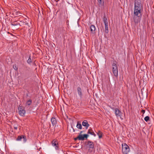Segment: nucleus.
<instances>
[{
  "label": "nucleus",
  "instance_id": "nucleus-1",
  "mask_svg": "<svg viewBox=\"0 0 154 154\" xmlns=\"http://www.w3.org/2000/svg\"><path fill=\"white\" fill-rule=\"evenodd\" d=\"M117 62L116 61H114L113 62L112 65V72L114 76L117 77L118 75V68L117 66Z\"/></svg>",
  "mask_w": 154,
  "mask_h": 154
},
{
  "label": "nucleus",
  "instance_id": "nucleus-2",
  "mask_svg": "<svg viewBox=\"0 0 154 154\" xmlns=\"http://www.w3.org/2000/svg\"><path fill=\"white\" fill-rule=\"evenodd\" d=\"M129 148L126 143L122 144V150L123 154H127L129 151Z\"/></svg>",
  "mask_w": 154,
  "mask_h": 154
},
{
  "label": "nucleus",
  "instance_id": "nucleus-3",
  "mask_svg": "<svg viewBox=\"0 0 154 154\" xmlns=\"http://www.w3.org/2000/svg\"><path fill=\"white\" fill-rule=\"evenodd\" d=\"M142 8L134 7V15L137 16L142 15Z\"/></svg>",
  "mask_w": 154,
  "mask_h": 154
},
{
  "label": "nucleus",
  "instance_id": "nucleus-4",
  "mask_svg": "<svg viewBox=\"0 0 154 154\" xmlns=\"http://www.w3.org/2000/svg\"><path fill=\"white\" fill-rule=\"evenodd\" d=\"M142 15H133V19L134 22L135 23L137 24L140 22L141 20Z\"/></svg>",
  "mask_w": 154,
  "mask_h": 154
},
{
  "label": "nucleus",
  "instance_id": "nucleus-5",
  "mask_svg": "<svg viewBox=\"0 0 154 154\" xmlns=\"http://www.w3.org/2000/svg\"><path fill=\"white\" fill-rule=\"evenodd\" d=\"M134 7L143 8L141 0H135Z\"/></svg>",
  "mask_w": 154,
  "mask_h": 154
},
{
  "label": "nucleus",
  "instance_id": "nucleus-6",
  "mask_svg": "<svg viewBox=\"0 0 154 154\" xmlns=\"http://www.w3.org/2000/svg\"><path fill=\"white\" fill-rule=\"evenodd\" d=\"M18 109L19 111V115L22 116H24L25 114L26 111L25 109L23 108V106H19Z\"/></svg>",
  "mask_w": 154,
  "mask_h": 154
},
{
  "label": "nucleus",
  "instance_id": "nucleus-7",
  "mask_svg": "<svg viewBox=\"0 0 154 154\" xmlns=\"http://www.w3.org/2000/svg\"><path fill=\"white\" fill-rule=\"evenodd\" d=\"M88 135L87 134H84L83 135L81 134H79L77 137V138H78V140H84L85 138L87 139Z\"/></svg>",
  "mask_w": 154,
  "mask_h": 154
},
{
  "label": "nucleus",
  "instance_id": "nucleus-8",
  "mask_svg": "<svg viewBox=\"0 0 154 154\" xmlns=\"http://www.w3.org/2000/svg\"><path fill=\"white\" fill-rule=\"evenodd\" d=\"M22 139H23V141L24 142H25L26 141V137L25 135H20L18 136L17 138V141H20Z\"/></svg>",
  "mask_w": 154,
  "mask_h": 154
},
{
  "label": "nucleus",
  "instance_id": "nucleus-9",
  "mask_svg": "<svg viewBox=\"0 0 154 154\" xmlns=\"http://www.w3.org/2000/svg\"><path fill=\"white\" fill-rule=\"evenodd\" d=\"M115 114L117 117H120L121 116V112L118 108H116L115 109Z\"/></svg>",
  "mask_w": 154,
  "mask_h": 154
},
{
  "label": "nucleus",
  "instance_id": "nucleus-10",
  "mask_svg": "<svg viewBox=\"0 0 154 154\" xmlns=\"http://www.w3.org/2000/svg\"><path fill=\"white\" fill-rule=\"evenodd\" d=\"M77 91L79 97L81 99L82 96V89L80 87H78L77 88Z\"/></svg>",
  "mask_w": 154,
  "mask_h": 154
},
{
  "label": "nucleus",
  "instance_id": "nucleus-11",
  "mask_svg": "<svg viewBox=\"0 0 154 154\" xmlns=\"http://www.w3.org/2000/svg\"><path fill=\"white\" fill-rule=\"evenodd\" d=\"M52 145L53 146L55 147V148L56 149H57L58 148V147L57 146L58 144V142L57 140L56 139H54L52 142Z\"/></svg>",
  "mask_w": 154,
  "mask_h": 154
},
{
  "label": "nucleus",
  "instance_id": "nucleus-12",
  "mask_svg": "<svg viewBox=\"0 0 154 154\" xmlns=\"http://www.w3.org/2000/svg\"><path fill=\"white\" fill-rule=\"evenodd\" d=\"M94 143L93 142L90 140L88 141L87 146L88 148L93 149L94 147Z\"/></svg>",
  "mask_w": 154,
  "mask_h": 154
},
{
  "label": "nucleus",
  "instance_id": "nucleus-13",
  "mask_svg": "<svg viewBox=\"0 0 154 154\" xmlns=\"http://www.w3.org/2000/svg\"><path fill=\"white\" fill-rule=\"evenodd\" d=\"M82 125L83 126L85 127L86 129H87L89 126V125L88 123V122L86 120H85L83 122Z\"/></svg>",
  "mask_w": 154,
  "mask_h": 154
},
{
  "label": "nucleus",
  "instance_id": "nucleus-14",
  "mask_svg": "<svg viewBox=\"0 0 154 154\" xmlns=\"http://www.w3.org/2000/svg\"><path fill=\"white\" fill-rule=\"evenodd\" d=\"M51 121L53 126H54L56 125L57 121L56 119L54 117H53L51 118Z\"/></svg>",
  "mask_w": 154,
  "mask_h": 154
},
{
  "label": "nucleus",
  "instance_id": "nucleus-15",
  "mask_svg": "<svg viewBox=\"0 0 154 154\" xmlns=\"http://www.w3.org/2000/svg\"><path fill=\"white\" fill-rule=\"evenodd\" d=\"M90 28L91 32L92 33H95V30L96 29L95 26L93 25H91Z\"/></svg>",
  "mask_w": 154,
  "mask_h": 154
},
{
  "label": "nucleus",
  "instance_id": "nucleus-16",
  "mask_svg": "<svg viewBox=\"0 0 154 154\" xmlns=\"http://www.w3.org/2000/svg\"><path fill=\"white\" fill-rule=\"evenodd\" d=\"M88 133L94 135L95 137L96 136V134L94 133V132L92 129H89L88 132Z\"/></svg>",
  "mask_w": 154,
  "mask_h": 154
},
{
  "label": "nucleus",
  "instance_id": "nucleus-17",
  "mask_svg": "<svg viewBox=\"0 0 154 154\" xmlns=\"http://www.w3.org/2000/svg\"><path fill=\"white\" fill-rule=\"evenodd\" d=\"M105 32L106 33H108L109 32V29H108V23L106 24H105Z\"/></svg>",
  "mask_w": 154,
  "mask_h": 154
},
{
  "label": "nucleus",
  "instance_id": "nucleus-18",
  "mask_svg": "<svg viewBox=\"0 0 154 154\" xmlns=\"http://www.w3.org/2000/svg\"><path fill=\"white\" fill-rule=\"evenodd\" d=\"M76 127L77 128L79 129H82V125L80 123V122H77V125H76Z\"/></svg>",
  "mask_w": 154,
  "mask_h": 154
},
{
  "label": "nucleus",
  "instance_id": "nucleus-19",
  "mask_svg": "<svg viewBox=\"0 0 154 154\" xmlns=\"http://www.w3.org/2000/svg\"><path fill=\"white\" fill-rule=\"evenodd\" d=\"M103 21L105 24L108 23L107 19L106 17V16L105 15H104L103 16Z\"/></svg>",
  "mask_w": 154,
  "mask_h": 154
},
{
  "label": "nucleus",
  "instance_id": "nucleus-20",
  "mask_svg": "<svg viewBox=\"0 0 154 154\" xmlns=\"http://www.w3.org/2000/svg\"><path fill=\"white\" fill-rule=\"evenodd\" d=\"M26 19H24L23 20L20 21V26H22L23 25H25L26 23Z\"/></svg>",
  "mask_w": 154,
  "mask_h": 154
},
{
  "label": "nucleus",
  "instance_id": "nucleus-21",
  "mask_svg": "<svg viewBox=\"0 0 154 154\" xmlns=\"http://www.w3.org/2000/svg\"><path fill=\"white\" fill-rule=\"evenodd\" d=\"M16 21H14L13 22H12L11 23V25L13 26H16L18 25H19L20 26V23H16Z\"/></svg>",
  "mask_w": 154,
  "mask_h": 154
},
{
  "label": "nucleus",
  "instance_id": "nucleus-22",
  "mask_svg": "<svg viewBox=\"0 0 154 154\" xmlns=\"http://www.w3.org/2000/svg\"><path fill=\"white\" fill-rule=\"evenodd\" d=\"M97 133L99 138H100L102 137V133L101 131H98Z\"/></svg>",
  "mask_w": 154,
  "mask_h": 154
},
{
  "label": "nucleus",
  "instance_id": "nucleus-23",
  "mask_svg": "<svg viewBox=\"0 0 154 154\" xmlns=\"http://www.w3.org/2000/svg\"><path fill=\"white\" fill-rule=\"evenodd\" d=\"M32 103V100H31L30 99L28 100L26 103V105H28V106L30 105Z\"/></svg>",
  "mask_w": 154,
  "mask_h": 154
},
{
  "label": "nucleus",
  "instance_id": "nucleus-24",
  "mask_svg": "<svg viewBox=\"0 0 154 154\" xmlns=\"http://www.w3.org/2000/svg\"><path fill=\"white\" fill-rule=\"evenodd\" d=\"M13 68L16 71H17V70L18 69V67L15 64L13 66Z\"/></svg>",
  "mask_w": 154,
  "mask_h": 154
},
{
  "label": "nucleus",
  "instance_id": "nucleus-25",
  "mask_svg": "<svg viewBox=\"0 0 154 154\" xmlns=\"http://www.w3.org/2000/svg\"><path fill=\"white\" fill-rule=\"evenodd\" d=\"M149 119V118L148 116H146L144 119V120L146 122H147Z\"/></svg>",
  "mask_w": 154,
  "mask_h": 154
},
{
  "label": "nucleus",
  "instance_id": "nucleus-26",
  "mask_svg": "<svg viewBox=\"0 0 154 154\" xmlns=\"http://www.w3.org/2000/svg\"><path fill=\"white\" fill-rule=\"evenodd\" d=\"M30 57L27 61V63L29 64H30L32 62V60Z\"/></svg>",
  "mask_w": 154,
  "mask_h": 154
},
{
  "label": "nucleus",
  "instance_id": "nucleus-27",
  "mask_svg": "<svg viewBox=\"0 0 154 154\" xmlns=\"http://www.w3.org/2000/svg\"><path fill=\"white\" fill-rule=\"evenodd\" d=\"M97 2L99 5L102 4V0H97Z\"/></svg>",
  "mask_w": 154,
  "mask_h": 154
},
{
  "label": "nucleus",
  "instance_id": "nucleus-28",
  "mask_svg": "<svg viewBox=\"0 0 154 154\" xmlns=\"http://www.w3.org/2000/svg\"><path fill=\"white\" fill-rule=\"evenodd\" d=\"M14 129H15V130H17V126H14Z\"/></svg>",
  "mask_w": 154,
  "mask_h": 154
},
{
  "label": "nucleus",
  "instance_id": "nucleus-29",
  "mask_svg": "<svg viewBox=\"0 0 154 154\" xmlns=\"http://www.w3.org/2000/svg\"><path fill=\"white\" fill-rule=\"evenodd\" d=\"M141 112H143V113H144L145 112V110H143V109H142V110H141Z\"/></svg>",
  "mask_w": 154,
  "mask_h": 154
},
{
  "label": "nucleus",
  "instance_id": "nucleus-30",
  "mask_svg": "<svg viewBox=\"0 0 154 154\" xmlns=\"http://www.w3.org/2000/svg\"><path fill=\"white\" fill-rule=\"evenodd\" d=\"M25 25H27L29 26V24L26 21V23L25 24Z\"/></svg>",
  "mask_w": 154,
  "mask_h": 154
},
{
  "label": "nucleus",
  "instance_id": "nucleus-31",
  "mask_svg": "<svg viewBox=\"0 0 154 154\" xmlns=\"http://www.w3.org/2000/svg\"><path fill=\"white\" fill-rule=\"evenodd\" d=\"M77 139H78V138H77V137L74 139V140H77Z\"/></svg>",
  "mask_w": 154,
  "mask_h": 154
},
{
  "label": "nucleus",
  "instance_id": "nucleus-32",
  "mask_svg": "<svg viewBox=\"0 0 154 154\" xmlns=\"http://www.w3.org/2000/svg\"><path fill=\"white\" fill-rule=\"evenodd\" d=\"M83 131H81L80 133V134H81L83 133Z\"/></svg>",
  "mask_w": 154,
  "mask_h": 154
},
{
  "label": "nucleus",
  "instance_id": "nucleus-33",
  "mask_svg": "<svg viewBox=\"0 0 154 154\" xmlns=\"http://www.w3.org/2000/svg\"><path fill=\"white\" fill-rule=\"evenodd\" d=\"M33 65H34L35 66H36V64H35V63H33Z\"/></svg>",
  "mask_w": 154,
  "mask_h": 154
},
{
  "label": "nucleus",
  "instance_id": "nucleus-34",
  "mask_svg": "<svg viewBox=\"0 0 154 154\" xmlns=\"http://www.w3.org/2000/svg\"><path fill=\"white\" fill-rule=\"evenodd\" d=\"M112 109H114V108H112Z\"/></svg>",
  "mask_w": 154,
  "mask_h": 154
}]
</instances>
